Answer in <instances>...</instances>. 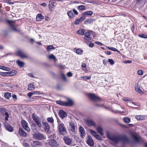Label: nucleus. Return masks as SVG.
Instances as JSON below:
<instances>
[{
    "mask_svg": "<svg viewBox=\"0 0 147 147\" xmlns=\"http://www.w3.org/2000/svg\"><path fill=\"white\" fill-rule=\"evenodd\" d=\"M33 94V92H29L27 94V96L30 97H31L32 95Z\"/></svg>",
    "mask_w": 147,
    "mask_h": 147,
    "instance_id": "obj_59",
    "label": "nucleus"
},
{
    "mask_svg": "<svg viewBox=\"0 0 147 147\" xmlns=\"http://www.w3.org/2000/svg\"><path fill=\"white\" fill-rule=\"evenodd\" d=\"M87 95L88 98L93 102L99 101L101 99L99 96L96 95L94 94L88 93Z\"/></svg>",
    "mask_w": 147,
    "mask_h": 147,
    "instance_id": "obj_2",
    "label": "nucleus"
},
{
    "mask_svg": "<svg viewBox=\"0 0 147 147\" xmlns=\"http://www.w3.org/2000/svg\"><path fill=\"white\" fill-rule=\"evenodd\" d=\"M21 123L22 127L24 129L29 132L30 131V128L28 126V123L24 119L22 120Z\"/></svg>",
    "mask_w": 147,
    "mask_h": 147,
    "instance_id": "obj_7",
    "label": "nucleus"
},
{
    "mask_svg": "<svg viewBox=\"0 0 147 147\" xmlns=\"http://www.w3.org/2000/svg\"><path fill=\"white\" fill-rule=\"evenodd\" d=\"M132 63V61H131L127 60L125 61L124 63Z\"/></svg>",
    "mask_w": 147,
    "mask_h": 147,
    "instance_id": "obj_63",
    "label": "nucleus"
},
{
    "mask_svg": "<svg viewBox=\"0 0 147 147\" xmlns=\"http://www.w3.org/2000/svg\"><path fill=\"white\" fill-rule=\"evenodd\" d=\"M87 124L89 125L94 126L95 125V122L92 120H87L86 121Z\"/></svg>",
    "mask_w": 147,
    "mask_h": 147,
    "instance_id": "obj_24",
    "label": "nucleus"
},
{
    "mask_svg": "<svg viewBox=\"0 0 147 147\" xmlns=\"http://www.w3.org/2000/svg\"><path fill=\"white\" fill-rule=\"evenodd\" d=\"M55 48L53 45H49L48 46L47 48V51H50L52 49H54Z\"/></svg>",
    "mask_w": 147,
    "mask_h": 147,
    "instance_id": "obj_39",
    "label": "nucleus"
},
{
    "mask_svg": "<svg viewBox=\"0 0 147 147\" xmlns=\"http://www.w3.org/2000/svg\"><path fill=\"white\" fill-rule=\"evenodd\" d=\"M91 32L90 31H87L85 32L84 34L85 37L84 38L85 40H90L92 38L90 37Z\"/></svg>",
    "mask_w": 147,
    "mask_h": 147,
    "instance_id": "obj_17",
    "label": "nucleus"
},
{
    "mask_svg": "<svg viewBox=\"0 0 147 147\" xmlns=\"http://www.w3.org/2000/svg\"><path fill=\"white\" fill-rule=\"evenodd\" d=\"M78 9L81 10L83 11L86 9V7L84 5H80L78 6Z\"/></svg>",
    "mask_w": 147,
    "mask_h": 147,
    "instance_id": "obj_35",
    "label": "nucleus"
},
{
    "mask_svg": "<svg viewBox=\"0 0 147 147\" xmlns=\"http://www.w3.org/2000/svg\"><path fill=\"white\" fill-rule=\"evenodd\" d=\"M94 137L98 140H102L101 137L99 135L96 134Z\"/></svg>",
    "mask_w": 147,
    "mask_h": 147,
    "instance_id": "obj_51",
    "label": "nucleus"
},
{
    "mask_svg": "<svg viewBox=\"0 0 147 147\" xmlns=\"http://www.w3.org/2000/svg\"><path fill=\"white\" fill-rule=\"evenodd\" d=\"M59 116L62 119L67 116V113L62 110L59 111Z\"/></svg>",
    "mask_w": 147,
    "mask_h": 147,
    "instance_id": "obj_20",
    "label": "nucleus"
},
{
    "mask_svg": "<svg viewBox=\"0 0 147 147\" xmlns=\"http://www.w3.org/2000/svg\"><path fill=\"white\" fill-rule=\"evenodd\" d=\"M44 18V17L41 14H38L36 16V19L37 21H40Z\"/></svg>",
    "mask_w": 147,
    "mask_h": 147,
    "instance_id": "obj_27",
    "label": "nucleus"
},
{
    "mask_svg": "<svg viewBox=\"0 0 147 147\" xmlns=\"http://www.w3.org/2000/svg\"><path fill=\"white\" fill-rule=\"evenodd\" d=\"M5 126L6 129L9 131L12 132L13 131V129L11 125L9 124H5Z\"/></svg>",
    "mask_w": 147,
    "mask_h": 147,
    "instance_id": "obj_21",
    "label": "nucleus"
},
{
    "mask_svg": "<svg viewBox=\"0 0 147 147\" xmlns=\"http://www.w3.org/2000/svg\"><path fill=\"white\" fill-rule=\"evenodd\" d=\"M68 101L64 102L62 101L61 100H57L56 101V103L58 105L65 107H71L74 105V102L71 99L68 98Z\"/></svg>",
    "mask_w": 147,
    "mask_h": 147,
    "instance_id": "obj_1",
    "label": "nucleus"
},
{
    "mask_svg": "<svg viewBox=\"0 0 147 147\" xmlns=\"http://www.w3.org/2000/svg\"><path fill=\"white\" fill-rule=\"evenodd\" d=\"M108 61L111 65H112L114 63V61L112 59H108Z\"/></svg>",
    "mask_w": 147,
    "mask_h": 147,
    "instance_id": "obj_47",
    "label": "nucleus"
},
{
    "mask_svg": "<svg viewBox=\"0 0 147 147\" xmlns=\"http://www.w3.org/2000/svg\"><path fill=\"white\" fill-rule=\"evenodd\" d=\"M63 140L65 143L67 145H70L72 143V140L69 137L65 136L63 137Z\"/></svg>",
    "mask_w": 147,
    "mask_h": 147,
    "instance_id": "obj_13",
    "label": "nucleus"
},
{
    "mask_svg": "<svg viewBox=\"0 0 147 147\" xmlns=\"http://www.w3.org/2000/svg\"><path fill=\"white\" fill-rule=\"evenodd\" d=\"M121 141L123 143H125L129 142V139L125 136H120V141Z\"/></svg>",
    "mask_w": 147,
    "mask_h": 147,
    "instance_id": "obj_16",
    "label": "nucleus"
},
{
    "mask_svg": "<svg viewBox=\"0 0 147 147\" xmlns=\"http://www.w3.org/2000/svg\"><path fill=\"white\" fill-rule=\"evenodd\" d=\"M93 14V11H89L85 12L82 14L81 15L82 16L84 15H90L91 16Z\"/></svg>",
    "mask_w": 147,
    "mask_h": 147,
    "instance_id": "obj_30",
    "label": "nucleus"
},
{
    "mask_svg": "<svg viewBox=\"0 0 147 147\" xmlns=\"http://www.w3.org/2000/svg\"><path fill=\"white\" fill-rule=\"evenodd\" d=\"M16 63L20 67H23L24 66V63L19 60H17Z\"/></svg>",
    "mask_w": 147,
    "mask_h": 147,
    "instance_id": "obj_31",
    "label": "nucleus"
},
{
    "mask_svg": "<svg viewBox=\"0 0 147 147\" xmlns=\"http://www.w3.org/2000/svg\"><path fill=\"white\" fill-rule=\"evenodd\" d=\"M80 22L78 19H76L75 20V21L74 23L75 24L77 25L79 24H80Z\"/></svg>",
    "mask_w": 147,
    "mask_h": 147,
    "instance_id": "obj_56",
    "label": "nucleus"
},
{
    "mask_svg": "<svg viewBox=\"0 0 147 147\" xmlns=\"http://www.w3.org/2000/svg\"><path fill=\"white\" fill-rule=\"evenodd\" d=\"M141 38H147V35L145 34H140L138 35Z\"/></svg>",
    "mask_w": 147,
    "mask_h": 147,
    "instance_id": "obj_40",
    "label": "nucleus"
},
{
    "mask_svg": "<svg viewBox=\"0 0 147 147\" xmlns=\"http://www.w3.org/2000/svg\"><path fill=\"white\" fill-rule=\"evenodd\" d=\"M123 100L125 101H131V99L127 97H125L123 98Z\"/></svg>",
    "mask_w": 147,
    "mask_h": 147,
    "instance_id": "obj_54",
    "label": "nucleus"
},
{
    "mask_svg": "<svg viewBox=\"0 0 147 147\" xmlns=\"http://www.w3.org/2000/svg\"><path fill=\"white\" fill-rule=\"evenodd\" d=\"M43 125L45 127V130L47 132H48L50 131V126L49 124L46 122H44Z\"/></svg>",
    "mask_w": 147,
    "mask_h": 147,
    "instance_id": "obj_23",
    "label": "nucleus"
},
{
    "mask_svg": "<svg viewBox=\"0 0 147 147\" xmlns=\"http://www.w3.org/2000/svg\"><path fill=\"white\" fill-rule=\"evenodd\" d=\"M42 145V143L38 141H33L31 144L32 147H39Z\"/></svg>",
    "mask_w": 147,
    "mask_h": 147,
    "instance_id": "obj_12",
    "label": "nucleus"
},
{
    "mask_svg": "<svg viewBox=\"0 0 147 147\" xmlns=\"http://www.w3.org/2000/svg\"><path fill=\"white\" fill-rule=\"evenodd\" d=\"M135 90L137 92L140 93H141L142 92V90L140 89V87L137 86V87L135 88Z\"/></svg>",
    "mask_w": 147,
    "mask_h": 147,
    "instance_id": "obj_48",
    "label": "nucleus"
},
{
    "mask_svg": "<svg viewBox=\"0 0 147 147\" xmlns=\"http://www.w3.org/2000/svg\"><path fill=\"white\" fill-rule=\"evenodd\" d=\"M132 137L137 142H139V139L138 137L135 134H131Z\"/></svg>",
    "mask_w": 147,
    "mask_h": 147,
    "instance_id": "obj_37",
    "label": "nucleus"
},
{
    "mask_svg": "<svg viewBox=\"0 0 147 147\" xmlns=\"http://www.w3.org/2000/svg\"><path fill=\"white\" fill-rule=\"evenodd\" d=\"M48 144L52 147H58L59 144L54 139L50 140L48 142Z\"/></svg>",
    "mask_w": 147,
    "mask_h": 147,
    "instance_id": "obj_10",
    "label": "nucleus"
},
{
    "mask_svg": "<svg viewBox=\"0 0 147 147\" xmlns=\"http://www.w3.org/2000/svg\"><path fill=\"white\" fill-rule=\"evenodd\" d=\"M69 127L71 131L73 132H75L76 126L73 122H71L69 124Z\"/></svg>",
    "mask_w": 147,
    "mask_h": 147,
    "instance_id": "obj_18",
    "label": "nucleus"
},
{
    "mask_svg": "<svg viewBox=\"0 0 147 147\" xmlns=\"http://www.w3.org/2000/svg\"><path fill=\"white\" fill-rule=\"evenodd\" d=\"M108 61L105 59H104L103 61V63L105 65H106L107 64Z\"/></svg>",
    "mask_w": 147,
    "mask_h": 147,
    "instance_id": "obj_58",
    "label": "nucleus"
},
{
    "mask_svg": "<svg viewBox=\"0 0 147 147\" xmlns=\"http://www.w3.org/2000/svg\"><path fill=\"white\" fill-rule=\"evenodd\" d=\"M58 130L59 134L61 135H64L67 133L66 129L63 124L61 123L59 125L58 127Z\"/></svg>",
    "mask_w": 147,
    "mask_h": 147,
    "instance_id": "obj_4",
    "label": "nucleus"
},
{
    "mask_svg": "<svg viewBox=\"0 0 147 147\" xmlns=\"http://www.w3.org/2000/svg\"><path fill=\"white\" fill-rule=\"evenodd\" d=\"M94 20L93 19H88V20H86L85 22L86 23H90L91 22H93V21Z\"/></svg>",
    "mask_w": 147,
    "mask_h": 147,
    "instance_id": "obj_44",
    "label": "nucleus"
},
{
    "mask_svg": "<svg viewBox=\"0 0 147 147\" xmlns=\"http://www.w3.org/2000/svg\"><path fill=\"white\" fill-rule=\"evenodd\" d=\"M90 76H84L81 77V78L84 79V80H90L91 78Z\"/></svg>",
    "mask_w": 147,
    "mask_h": 147,
    "instance_id": "obj_46",
    "label": "nucleus"
},
{
    "mask_svg": "<svg viewBox=\"0 0 147 147\" xmlns=\"http://www.w3.org/2000/svg\"><path fill=\"white\" fill-rule=\"evenodd\" d=\"M123 121L125 123H129L130 122V119L125 117H124L123 119Z\"/></svg>",
    "mask_w": 147,
    "mask_h": 147,
    "instance_id": "obj_43",
    "label": "nucleus"
},
{
    "mask_svg": "<svg viewBox=\"0 0 147 147\" xmlns=\"http://www.w3.org/2000/svg\"><path fill=\"white\" fill-rule=\"evenodd\" d=\"M96 130L98 133L101 135L103 136L104 134L102 132V128L100 126H98L96 128Z\"/></svg>",
    "mask_w": 147,
    "mask_h": 147,
    "instance_id": "obj_25",
    "label": "nucleus"
},
{
    "mask_svg": "<svg viewBox=\"0 0 147 147\" xmlns=\"http://www.w3.org/2000/svg\"><path fill=\"white\" fill-rule=\"evenodd\" d=\"M34 88V86L32 84H30L28 85V89L29 90H33V88Z\"/></svg>",
    "mask_w": 147,
    "mask_h": 147,
    "instance_id": "obj_33",
    "label": "nucleus"
},
{
    "mask_svg": "<svg viewBox=\"0 0 147 147\" xmlns=\"http://www.w3.org/2000/svg\"><path fill=\"white\" fill-rule=\"evenodd\" d=\"M73 11L71 10L68 11L67 13V15L70 18H72L74 17L75 16V15H78V12L74 9H73Z\"/></svg>",
    "mask_w": 147,
    "mask_h": 147,
    "instance_id": "obj_6",
    "label": "nucleus"
},
{
    "mask_svg": "<svg viewBox=\"0 0 147 147\" xmlns=\"http://www.w3.org/2000/svg\"><path fill=\"white\" fill-rule=\"evenodd\" d=\"M82 17H80V18L78 19L80 23L83 21L86 18V16H85L82 15Z\"/></svg>",
    "mask_w": 147,
    "mask_h": 147,
    "instance_id": "obj_41",
    "label": "nucleus"
},
{
    "mask_svg": "<svg viewBox=\"0 0 147 147\" xmlns=\"http://www.w3.org/2000/svg\"><path fill=\"white\" fill-rule=\"evenodd\" d=\"M17 55L22 58H27L28 56L21 50H19L16 52Z\"/></svg>",
    "mask_w": 147,
    "mask_h": 147,
    "instance_id": "obj_11",
    "label": "nucleus"
},
{
    "mask_svg": "<svg viewBox=\"0 0 147 147\" xmlns=\"http://www.w3.org/2000/svg\"><path fill=\"white\" fill-rule=\"evenodd\" d=\"M6 110L3 107H2L0 108V112L2 113L5 112Z\"/></svg>",
    "mask_w": 147,
    "mask_h": 147,
    "instance_id": "obj_49",
    "label": "nucleus"
},
{
    "mask_svg": "<svg viewBox=\"0 0 147 147\" xmlns=\"http://www.w3.org/2000/svg\"><path fill=\"white\" fill-rule=\"evenodd\" d=\"M49 58L50 59H53L54 60L56 58L55 56L53 54H51L49 56Z\"/></svg>",
    "mask_w": 147,
    "mask_h": 147,
    "instance_id": "obj_52",
    "label": "nucleus"
},
{
    "mask_svg": "<svg viewBox=\"0 0 147 147\" xmlns=\"http://www.w3.org/2000/svg\"><path fill=\"white\" fill-rule=\"evenodd\" d=\"M34 137L38 140H45L46 139L44 136L42 134L39 133H36L33 135Z\"/></svg>",
    "mask_w": 147,
    "mask_h": 147,
    "instance_id": "obj_8",
    "label": "nucleus"
},
{
    "mask_svg": "<svg viewBox=\"0 0 147 147\" xmlns=\"http://www.w3.org/2000/svg\"><path fill=\"white\" fill-rule=\"evenodd\" d=\"M132 137L137 142H139V139L138 137L135 134H131Z\"/></svg>",
    "mask_w": 147,
    "mask_h": 147,
    "instance_id": "obj_36",
    "label": "nucleus"
},
{
    "mask_svg": "<svg viewBox=\"0 0 147 147\" xmlns=\"http://www.w3.org/2000/svg\"><path fill=\"white\" fill-rule=\"evenodd\" d=\"M32 117L34 121L36 123L37 126L39 127H40L42 125L40 122V120L39 118L34 113H33L32 115Z\"/></svg>",
    "mask_w": 147,
    "mask_h": 147,
    "instance_id": "obj_5",
    "label": "nucleus"
},
{
    "mask_svg": "<svg viewBox=\"0 0 147 147\" xmlns=\"http://www.w3.org/2000/svg\"><path fill=\"white\" fill-rule=\"evenodd\" d=\"M13 71L10 72H5V76H12L14 75L16 73H15L16 71H14V72L13 74Z\"/></svg>",
    "mask_w": 147,
    "mask_h": 147,
    "instance_id": "obj_29",
    "label": "nucleus"
},
{
    "mask_svg": "<svg viewBox=\"0 0 147 147\" xmlns=\"http://www.w3.org/2000/svg\"><path fill=\"white\" fill-rule=\"evenodd\" d=\"M82 17H80V18L78 19L80 23L83 21L86 18V16H85L82 15Z\"/></svg>",
    "mask_w": 147,
    "mask_h": 147,
    "instance_id": "obj_42",
    "label": "nucleus"
},
{
    "mask_svg": "<svg viewBox=\"0 0 147 147\" xmlns=\"http://www.w3.org/2000/svg\"><path fill=\"white\" fill-rule=\"evenodd\" d=\"M56 137V136H55V134H53V135H51L50 136V138H51L54 139Z\"/></svg>",
    "mask_w": 147,
    "mask_h": 147,
    "instance_id": "obj_62",
    "label": "nucleus"
},
{
    "mask_svg": "<svg viewBox=\"0 0 147 147\" xmlns=\"http://www.w3.org/2000/svg\"><path fill=\"white\" fill-rule=\"evenodd\" d=\"M138 74L139 75H142L143 74V71L142 70H139L138 71Z\"/></svg>",
    "mask_w": 147,
    "mask_h": 147,
    "instance_id": "obj_57",
    "label": "nucleus"
},
{
    "mask_svg": "<svg viewBox=\"0 0 147 147\" xmlns=\"http://www.w3.org/2000/svg\"><path fill=\"white\" fill-rule=\"evenodd\" d=\"M85 31L84 29H81L77 31L76 33L79 34L83 35L85 33Z\"/></svg>",
    "mask_w": 147,
    "mask_h": 147,
    "instance_id": "obj_26",
    "label": "nucleus"
},
{
    "mask_svg": "<svg viewBox=\"0 0 147 147\" xmlns=\"http://www.w3.org/2000/svg\"><path fill=\"white\" fill-rule=\"evenodd\" d=\"M79 131L80 134L81 138H84L85 135V131L83 127L80 126L79 127Z\"/></svg>",
    "mask_w": 147,
    "mask_h": 147,
    "instance_id": "obj_19",
    "label": "nucleus"
},
{
    "mask_svg": "<svg viewBox=\"0 0 147 147\" xmlns=\"http://www.w3.org/2000/svg\"><path fill=\"white\" fill-rule=\"evenodd\" d=\"M67 75L69 77H71L72 76V74L71 72H69L67 73Z\"/></svg>",
    "mask_w": 147,
    "mask_h": 147,
    "instance_id": "obj_60",
    "label": "nucleus"
},
{
    "mask_svg": "<svg viewBox=\"0 0 147 147\" xmlns=\"http://www.w3.org/2000/svg\"><path fill=\"white\" fill-rule=\"evenodd\" d=\"M19 134L23 137H26L28 136L27 134L22 128H20L18 132Z\"/></svg>",
    "mask_w": 147,
    "mask_h": 147,
    "instance_id": "obj_14",
    "label": "nucleus"
},
{
    "mask_svg": "<svg viewBox=\"0 0 147 147\" xmlns=\"http://www.w3.org/2000/svg\"><path fill=\"white\" fill-rule=\"evenodd\" d=\"M138 120H142L145 119L144 116L141 115H137L135 117Z\"/></svg>",
    "mask_w": 147,
    "mask_h": 147,
    "instance_id": "obj_28",
    "label": "nucleus"
},
{
    "mask_svg": "<svg viewBox=\"0 0 147 147\" xmlns=\"http://www.w3.org/2000/svg\"><path fill=\"white\" fill-rule=\"evenodd\" d=\"M76 53L78 55H81L83 53V51L80 49H78L76 50Z\"/></svg>",
    "mask_w": 147,
    "mask_h": 147,
    "instance_id": "obj_34",
    "label": "nucleus"
},
{
    "mask_svg": "<svg viewBox=\"0 0 147 147\" xmlns=\"http://www.w3.org/2000/svg\"><path fill=\"white\" fill-rule=\"evenodd\" d=\"M61 77L64 80H66V79L65 76L63 73L61 74Z\"/></svg>",
    "mask_w": 147,
    "mask_h": 147,
    "instance_id": "obj_55",
    "label": "nucleus"
},
{
    "mask_svg": "<svg viewBox=\"0 0 147 147\" xmlns=\"http://www.w3.org/2000/svg\"><path fill=\"white\" fill-rule=\"evenodd\" d=\"M90 131L91 134L94 136H95L97 134V133L95 131L92 129H90Z\"/></svg>",
    "mask_w": 147,
    "mask_h": 147,
    "instance_id": "obj_53",
    "label": "nucleus"
},
{
    "mask_svg": "<svg viewBox=\"0 0 147 147\" xmlns=\"http://www.w3.org/2000/svg\"><path fill=\"white\" fill-rule=\"evenodd\" d=\"M23 145L25 147H28L29 146V144H28V143L25 142H24L23 143Z\"/></svg>",
    "mask_w": 147,
    "mask_h": 147,
    "instance_id": "obj_64",
    "label": "nucleus"
},
{
    "mask_svg": "<svg viewBox=\"0 0 147 147\" xmlns=\"http://www.w3.org/2000/svg\"><path fill=\"white\" fill-rule=\"evenodd\" d=\"M7 68V67L5 66L2 65L0 66V69L3 70L7 71L8 70Z\"/></svg>",
    "mask_w": 147,
    "mask_h": 147,
    "instance_id": "obj_50",
    "label": "nucleus"
},
{
    "mask_svg": "<svg viewBox=\"0 0 147 147\" xmlns=\"http://www.w3.org/2000/svg\"><path fill=\"white\" fill-rule=\"evenodd\" d=\"M11 96V94L9 92H7L4 95L5 97L7 99H9Z\"/></svg>",
    "mask_w": 147,
    "mask_h": 147,
    "instance_id": "obj_32",
    "label": "nucleus"
},
{
    "mask_svg": "<svg viewBox=\"0 0 147 147\" xmlns=\"http://www.w3.org/2000/svg\"><path fill=\"white\" fill-rule=\"evenodd\" d=\"M55 2L54 0L50 1L49 2V10L52 11L54 9L55 5L54 4Z\"/></svg>",
    "mask_w": 147,
    "mask_h": 147,
    "instance_id": "obj_15",
    "label": "nucleus"
},
{
    "mask_svg": "<svg viewBox=\"0 0 147 147\" xmlns=\"http://www.w3.org/2000/svg\"><path fill=\"white\" fill-rule=\"evenodd\" d=\"M7 22L13 30L16 31H18L17 29L14 27L13 22L11 20H8L7 21Z\"/></svg>",
    "mask_w": 147,
    "mask_h": 147,
    "instance_id": "obj_22",
    "label": "nucleus"
},
{
    "mask_svg": "<svg viewBox=\"0 0 147 147\" xmlns=\"http://www.w3.org/2000/svg\"><path fill=\"white\" fill-rule=\"evenodd\" d=\"M86 143L90 147H93L94 145V142L93 140L90 135H88L86 141Z\"/></svg>",
    "mask_w": 147,
    "mask_h": 147,
    "instance_id": "obj_9",
    "label": "nucleus"
},
{
    "mask_svg": "<svg viewBox=\"0 0 147 147\" xmlns=\"http://www.w3.org/2000/svg\"><path fill=\"white\" fill-rule=\"evenodd\" d=\"M108 138L111 141L115 144H117L120 142V136H117L115 135L112 136L107 135Z\"/></svg>",
    "mask_w": 147,
    "mask_h": 147,
    "instance_id": "obj_3",
    "label": "nucleus"
},
{
    "mask_svg": "<svg viewBox=\"0 0 147 147\" xmlns=\"http://www.w3.org/2000/svg\"><path fill=\"white\" fill-rule=\"evenodd\" d=\"M107 48L109 50L113 51H117L118 53H120V51L115 48L110 47H107Z\"/></svg>",
    "mask_w": 147,
    "mask_h": 147,
    "instance_id": "obj_38",
    "label": "nucleus"
},
{
    "mask_svg": "<svg viewBox=\"0 0 147 147\" xmlns=\"http://www.w3.org/2000/svg\"><path fill=\"white\" fill-rule=\"evenodd\" d=\"M47 121L50 123H52L54 122V120L52 117H49L47 118Z\"/></svg>",
    "mask_w": 147,
    "mask_h": 147,
    "instance_id": "obj_45",
    "label": "nucleus"
},
{
    "mask_svg": "<svg viewBox=\"0 0 147 147\" xmlns=\"http://www.w3.org/2000/svg\"><path fill=\"white\" fill-rule=\"evenodd\" d=\"M33 94H40V93L38 91H34L33 92Z\"/></svg>",
    "mask_w": 147,
    "mask_h": 147,
    "instance_id": "obj_61",
    "label": "nucleus"
}]
</instances>
